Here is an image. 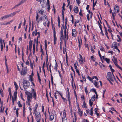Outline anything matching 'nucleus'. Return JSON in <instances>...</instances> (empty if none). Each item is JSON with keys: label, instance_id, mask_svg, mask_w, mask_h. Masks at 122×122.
Listing matches in <instances>:
<instances>
[{"label": "nucleus", "instance_id": "obj_1", "mask_svg": "<svg viewBox=\"0 0 122 122\" xmlns=\"http://www.w3.org/2000/svg\"><path fill=\"white\" fill-rule=\"evenodd\" d=\"M25 92L27 96L28 99H31L32 97L33 98L36 99V93L35 92L34 90V89H32V93H30L29 92H27V91H25Z\"/></svg>", "mask_w": 122, "mask_h": 122}, {"label": "nucleus", "instance_id": "obj_2", "mask_svg": "<svg viewBox=\"0 0 122 122\" xmlns=\"http://www.w3.org/2000/svg\"><path fill=\"white\" fill-rule=\"evenodd\" d=\"M16 88V91H15L14 93L13 96H12L11 92V89L9 87L8 88V92H9V95L10 99H16L17 98V92L16 91L18 90V86L16 85L15 86Z\"/></svg>", "mask_w": 122, "mask_h": 122}, {"label": "nucleus", "instance_id": "obj_3", "mask_svg": "<svg viewBox=\"0 0 122 122\" xmlns=\"http://www.w3.org/2000/svg\"><path fill=\"white\" fill-rule=\"evenodd\" d=\"M23 87L25 89V91H26L25 90L28 87H29L30 85V83L27 80H24L23 84Z\"/></svg>", "mask_w": 122, "mask_h": 122}, {"label": "nucleus", "instance_id": "obj_4", "mask_svg": "<svg viewBox=\"0 0 122 122\" xmlns=\"http://www.w3.org/2000/svg\"><path fill=\"white\" fill-rule=\"evenodd\" d=\"M113 75H112L111 72H108L107 73V78L108 80H110L112 81H113L114 80L113 79Z\"/></svg>", "mask_w": 122, "mask_h": 122}, {"label": "nucleus", "instance_id": "obj_5", "mask_svg": "<svg viewBox=\"0 0 122 122\" xmlns=\"http://www.w3.org/2000/svg\"><path fill=\"white\" fill-rule=\"evenodd\" d=\"M27 71V68L26 66H25V68H22V71L21 72V75H25L26 74Z\"/></svg>", "mask_w": 122, "mask_h": 122}, {"label": "nucleus", "instance_id": "obj_6", "mask_svg": "<svg viewBox=\"0 0 122 122\" xmlns=\"http://www.w3.org/2000/svg\"><path fill=\"white\" fill-rule=\"evenodd\" d=\"M49 120L50 121L53 120L54 118V114L52 113H49Z\"/></svg>", "mask_w": 122, "mask_h": 122}, {"label": "nucleus", "instance_id": "obj_7", "mask_svg": "<svg viewBox=\"0 0 122 122\" xmlns=\"http://www.w3.org/2000/svg\"><path fill=\"white\" fill-rule=\"evenodd\" d=\"M9 17L8 15H6L3 16V17H1L0 18V20H5Z\"/></svg>", "mask_w": 122, "mask_h": 122}, {"label": "nucleus", "instance_id": "obj_8", "mask_svg": "<svg viewBox=\"0 0 122 122\" xmlns=\"http://www.w3.org/2000/svg\"><path fill=\"white\" fill-rule=\"evenodd\" d=\"M72 35L73 36L75 37L76 36V32L75 29L72 30Z\"/></svg>", "mask_w": 122, "mask_h": 122}, {"label": "nucleus", "instance_id": "obj_9", "mask_svg": "<svg viewBox=\"0 0 122 122\" xmlns=\"http://www.w3.org/2000/svg\"><path fill=\"white\" fill-rule=\"evenodd\" d=\"M53 36L54 37V41H56L57 38L56 37V32L55 31V28L54 27L53 29Z\"/></svg>", "mask_w": 122, "mask_h": 122}, {"label": "nucleus", "instance_id": "obj_10", "mask_svg": "<svg viewBox=\"0 0 122 122\" xmlns=\"http://www.w3.org/2000/svg\"><path fill=\"white\" fill-rule=\"evenodd\" d=\"M114 10L115 11H117V13H118L119 10V8L118 5H116L114 8Z\"/></svg>", "mask_w": 122, "mask_h": 122}, {"label": "nucleus", "instance_id": "obj_11", "mask_svg": "<svg viewBox=\"0 0 122 122\" xmlns=\"http://www.w3.org/2000/svg\"><path fill=\"white\" fill-rule=\"evenodd\" d=\"M37 120L40 119L41 115L39 113L37 112L35 114Z\"/></svg>", "mask_w": 122, "mask_h": 122}, {"label": "nucleus", "instance_id": "obj_12", "mask_svg": "<svg viewBox=\"0 0 122 122\" xmlns=\"http://www.w3.org/2000/svg\"><path fill=\"white\" fill-rule=\"evenodd\" d=\"M74 12L76 13H77L78 12V7L75 6L74 8Z\"/></svg>", "mask_w": 122, "mask_h": 122}, {"label": "nucleus", "instance_id": "obj_13", "mask_svg": "<svg viewBox=\"0 0 122 122\" xmlns=\"http://www.w3.org/2000/svg\"><path fill=\"white\" fill-rule=\"evenodd\" d=\"M91 90L95 93L96 94V99H97L98 98V95L96 92L95 89L93 88L92 89H91Z\"/></svg>", "mask_w": 122, "mask_h": 122}, {"label": "nucleus", "instance_id": "obj_14", "mask_svg": "<svg viewBox=\"0 0 122 122\" xmlns=\"http://www.w3.org/2000/svg\"><path fill=\"white\" fill-rule=\"evenodd\" d=\"M78 113L80 116L81 117L82 115V112L81 109L79 108L78 110Z\"/></svg>", "mask_w": 122, "mask_h": 122}, {"label": "nucleus", "instance_id": "obj_15", "mask_svg": "<svg viewBox=\"0 0 122 122\" xmlns=\"http://www.w3.org/2000/svg\"><path fill=\"white\" fill-rule=\"evenodd\" d=\"M16 14V12H14L12 13L9 14L8 15L9 17H12L14 16Z\"/></svg>", "mask_w": 122, "mask_h": 122}, {"label": "nucleus", "instance_id": "obj_16", "mask_svg": "<svg viewBox=\"0 0 122 122\" xmlns=\"http://www.w3.org/2000/svg\"><path fill=\"white\" fill-rule=\"evenodd\" d=\"M45 50H46V52L47 48V41L46 40H45Z\"/></svg>", "mask_w": 122, "mask_h": 122}, {"label": "nucleus", "instance_id": "obj_17", "mask_svg": "<svg viewBox=\"0 0 122 122\" xmlns=\"http://www.w3.org/2000/svg\"><path fill=\"white\" fill-rule=\"evenodd\" d=\"M40 51L41 55L42 54L43 55H44L43 50L42 48V46L41 45H40Z\"/></svg>", "mask_w": 122, "mask_h": 122}, {"label": "nucleus", "instance_id": "obj_18", "mask_svg": "<svg viewBox=\"0 0 122 122\" xmlns=\"http://www.w3.org/2000/svg\"><path fill=\"white\" fill-rule=\"evenodd\" d=\"M98 110V109L97 108H96L95 109V112L96 114L97 115V116H98L99 115V114L97 112V110Z\"/></svg>", "mask_w": 122, "mask_h": 122}, {"label": "nucleus", "instance_id": "obj_19", "mask_svg": "<svg viewBox=\"0 0 122 122\" xmlns=\"http://www.w3.org/2000/svg\"><path fill=\"white\" fill-rule=\"evenodd\" d=\"M65 50V51L66 52V62L67 63L68 62V56H67V55L66 52V48H63V51H64Z\"/></svg>", "mask_w": 122, "mask_h": 122}, {"label": "nucleus", "instance_id": "obj_20", "mask_svg": "<svg viewBox=\"0 0 122 122\" xmlns=\"http://www.w3.org/2000/svg\"><path fill=\"white\" fill-rule=\"evenodd\" d=\"M64 34L65 39H66V40H67L68 39V33L67 34L66 33V34Z\"/></svg>", "mask_w": 122, "mask_h": 122}, {"label": "nucleus", "instance_id": "obj_21", "mask_svg": "<svg viewBox=\"0 0 122 122\" xmlns=\"http://www.w3.org/2000/svg\"><path fill=\"white\" fill-rule=\"evenodd\" d=\"M34 34H35V35L36 36L37 34V30L36 29L35 30L32 32V35L33 36H34Z\"/></svg>", "mask_w": 122, "mask_h": 122}, {"label": "nucleus", "instance_id": "obj_22", "mask_svg": "<svg viewBox=\"0 0 122 122\" xmlns=\"http://www.w3.org/2000/svg\"><path fill=\"white\" fill-rule=\"evenodd\" d=\"M94 81L95 82L94 85L97 88H98L99 86H98V83L96 81Z\"/></svg>", "mask_w": 122, "mask_h": 122}, {"label": "nucleus", "instance_id": "obj_23", "mask_svg": "<svg viewBox=\"0 0 122 122\" xmlns=\"http://www.w3.org/2000/svg\"><path fill=\"white\" fill-rule=\"evenodd\" d=\"M111 72H112V75H113V76L114 78V79L115 80H116V78H115V77L114 76V75L113 74V72H114L115 71V70L113 69L112 68V69H111Z\"/></svg>", "mask_w": 122, "mask_h": 122}, {"label": "nucleus", "instance_id": "obj_24", "mask_svg": "<svg viewBox=\"0 0 122 122\" xmlns=\"http://www.w3.org/2000/svg\"><path fill=\"white\" fill-rule=\"evenodd\" d=\"M38 11L39 13L41 14V15H43L44 12V10L43 9H41V10H39Z\"/></svg>", "mask_w": 122, "mask_h": 122}, {"label": "nucleus", "instance_id": "obj_25", "mask_svg": "<svg viewBox=\"0 0 122 122\" xmlns=\"http://www.w3.org/2000/svg\"><path fill=\"white\" fill-rule=\"evenodd\" d=\"M93 108H91L90 110V114L91 116H92L93 115Z\"/></svg>", "mask_w": 122, "mask_h": 122}, {"label": "nucleus", "instance_id": "obj_26", "mask_svg": "<svg viewBox=\"0 0 122 122\" xmlns=\"http://www.w3.org/2000/svg\"><path fill=\"white\" fill-rule=\"evenodd\" d=\"M117 62H115V63H114L115 65L117 67H118V68H119V69L121 70L122 69V68H121L120 67L119 65L117 63Z\"/></svg>", "mask_w": 122, "mask_h": 122}, {"label": "nucleus", "instance_id": "obj_27", "mask_svg": "<svg viewBox=\"0 0 122 122\" xmlns=\"http://www.w3.org/2000/svg\"><path fill=\"white\" fill-rule=\"evenodd\" d=\"M89 103L91 107L93 105V102L91 101V100H89Z\"/></svg>", "mask_w": 122, "mask_h": 122}, {"label": "nucleus", "instance_id": "obj_28", "mask_svg": "<svg viewBox=\"0 0 122 122\" xmlns=\"http://www.w3.org/2000/svg\"><path fill=\"white\" fill-rule=\"evenodd\" d=\"M29 78L30 80V81L31 82H32L33 80V78L32 76L31 75H30L29 76Z\"/></svg>", "mask_w": 122, "mask_h": 122}, {"label": "nucleus", "instance_id": "obj_29", "mask_svg": "<svg viewBox=\"0 0 122 122\" xmlns=\"http://www.w3.org/2000/svg\"><path fill=\"white\" fill-rule=\"evenodd\" d=\"M63 33H61L60 40L61 41H62V38L63 39Z\"/></svg>", "mask_w": 122, "mask_h": 122}, {"label": "nucleus", "instance_id": "obj_30", "mask_svg": "<svg viewBox=\"0 0 122 122\" xmlns=\"http://www.w3.org/2000/svg\"><path fill=\"white\" fill-rule=\"evenodd\" d=\"M105 60H106L107 63H109V61H110V60L109 59H108L107 58H106L105 59Z\"/></svg>", "mask_w": 122, "mask_h": 122}, {"label": "nucleus", "instance_id": "obj_31", "mask_svg": "<svg viewBox=\"0 0 122 122\" xmlns=\"http://www.w3.org/2000/svg\"><path fill=\"white\" fill-rule=\"evenodd\" d=\"M113 58L114 59V61H113V62L114 63L115 62H117V60L116 58L114 56H113Z\"/></svg>", "mask_w": 122, "mask_h": 122}, {"label": "nucleus", "instance_id": "obj_32", "mask_svg": "<svg viewBox=\"0 0 122 122\" xmlns=\"http://www.w3.org/2000/svg\"><path fill=\"white\" fill-rule=\"evenodd\" d=\"M18 104L19 107H22V105L21 104H20V101H19L18 102Z\"/></svg>", "mask_w": 122, "mask_h": 122}, {"label": "nucleus", "instance_id": "obj_33", "mask_svg": "<svg viewBox=\"0 0 122 122\" xmlns=\"http://www.w3.org/2000/svg\"><path fill=\"white\" fill-rule=\"evenodd\" d=\"M13 21V20H12L11 21H10L9 22H7V23H6V24L3 23V24L4 25H6L8 24H10V23L12 22Z\"/></svg>", "mask_w": 122, "mask_h": 122}, {"label": "nucleus", "instance_id": "obj_34", "mask_svg": "<svg viewBox=\"0 0 122 122\" xmlns=\"http://www.w3.org/2000/svg\"><path fill=\"white\" fill-rule=\"evenodd\" d=\"M27 0H22L20 3L21 4H22L23 3L26 2Z\"/></svg>", "mask_w": 122, "mask_h": 122}, {"label": "nucleus", "instance_id": "obj_35", "mask_svg": "<svg viewBox=\"0 0 122 122\" xmlns=\"http://www.w3.org/2000/svg\"><path fill=\"white\" fill-rule=\"evenodd\" d=\"M79 61L80 63L82 64H83L84 63L83 61V60L81 59L79 60Z\"/></svg>", "mask_w": 122, "mask_h": 122}, {"label": "nucleus", "instance_id": "obj_36", "mask_svg": "<svg viewBox=\"0 0 122 122\" xmlns=\"http://www.w3.org/2000/svg\"><path fill=\"white\" fill-rule=\"evenodd\" d=\"M46 5L48 6L47 9L48 10V11H49V10L50 9V4L49 3V4H47Z\"/></svg>", "mask_w": 122, "mask_h": 122}, {"label": "nucleus", "instance_id": "obj_37", "mask_svg": "<svg viewBox=\"0 0 122 122\" xmlns=\"http://www.w3.org/2000/svg\"><path fill=\"white\" fill-rule=\"evenodd\" d=\"M30 101H31L30 100H28L26 101V104L28 105H29L30 104Z\"/></svg>", "mask_w": 122, "mask_h": 122}, {"label": "nucleus", "instance_id": "obj_38", "mask_svg": "<svg viewBox=\"0 0 122 122\" xmlns=\"http://www.w3.org/2000/svg\"><path fill=\"white\" fill-rule=\"evenodd\" d=\"M39 17V15L38 13L36 14V20L37 21V20L38 19Z\"/></svg>", "mask_w": 122, "mask_h": 122}, {"label": "nucleus", "instance_id": "obj_39", "mask_svg": "<svg viewBox=\"0 0 122 122\" xmlns=\"http://www.w3.org/2000/svg\"><path fill=\"white\" fill-rule=\"evenodd\" d=\"M102 66L103 67H102V66H100V67L101 68H102V69L103 70H104L105 69V66L103 64H102Z\"/></svg>", "mask_w": 122, "mask_h": 122}, {"label": "nucleus", "instance_id": "obj_40", "mask_svg": "<svg viewBox=\"0 0 122 122\" xmlns=\"http://www.w3.org/2000/svg\"><path fill=\"white\" fill-rule=\"evenodd\" d=\"M55 61L56 62V64H55V66L54 67V69H56L57 68L58 66V65H57V64L56 62V61L55 60Z\"/></svg>", "mask_w": 122, "mask_h": 122}, {"label": "nucleus", "instance_id": "obj_41", "mask_svg": "<svg viewBox=\"0 0 122 122\" xmlns=\"http://www.w3.org/2000/svg\"><path fill=\"white\" fill-rule=\"evenodd\" d=\"M85 92L87 94L88 93V91L87 89V87H85Z\"/></svg>", "mask_w": 122, "mask_h": 122}, {"label": "nucleus", "instance_id": "obj_42", "mask_svg": "<svg viewBox=\"0 0 122 122\" xmlns=\"http://www.w3.org/2000/svg\"><path fill=\"white\" fill-rule=\"evenodd\" d=\"M84 106V108H87L86 105V104L85 103V101H84L83 102Z\"/></svg>", "mask_w": 122, "mask_h": 122}, {"label": "nucleus", "instance_id": "obj_43", "mask_svg": "<svg viewBox=\"0 0 122 122\" xmlns=\"http://www.w3.org/2000/svg\"><path fill=\"white\" fill-rule=\"evenodd\" d=\"M79 15L81 16H83V15L82 13V11L80 10V11L79 12Z\"/></svg>", "mask_w": 122, "mask_h": 122}, {"label": "nucleus", "instance_id": "obj_44", "mask_svg": "<svg viewBox=\"0 0 122 122\" xmlns=\"http://www.w3.org/2000/svg\"><path fill=\"white\" fill-rule=\"evenodd\" d=\"M33 42V41L31 40L29 42V45H32V43Z\"/></svg>", "mask_w": 122, "mask_h": 122}, {"label": "nucleus", "instance_id": "obj_45", "mask_svg": "<svg viewBox=\"0 0 122 122\" xmlns=\"http://www.w3.org/2000/svg\"><path fill=\"white\" fill-rule=\"evenodd\" d=\"M117 43L116 42H113L112 44V45H114V46H117Z\"/></svg>", "mask_w": 122, "mask_h": 122}, {"label": "nucleus", "instance_id": "obj_46", "mask_svg": "<svg viewBox=\"0 0 122 122\" xmlns=\"http://www.w3.org/2000/svg\"><path fill=\"white\" fill-rule=\"evenodd\" d=\"M87 17L88 20V21H89L90 20L89 15V14H87Z\"/></svg>", "mask_w": 122, "mask_h": 122}, {"label": "nucleus", "instance_id": "obj_47", "mask_svg": "<svg viewBox=\"0 0 122 122\" xmlns=\"http://www.w3.org/2000/svg\"><path fill=\"white\" fill-rule=\"evenodd\" d=\"M87 78L91 81L92 80V78L89 76H88L87 77Z\"/></svg>", "mask_w": 122, "mask_h": 122}, {"label": "nucleus", "instance_id": "obj_48", "mask_svg": "<svg viewBox=\"0 0 122 122\" xmlns=\"http://www.w3.org/2000/svg\"><path fill=\"white\" fill-rule=\"evenodd\" d=\"M22 23V21H21V22L19 25V26H18V29H19L21 27V25Z\"/></svg>", "mask_w": 122, "mask_h": 122}, {"label": "nucleus", "instance_id": "obj_49", "mask_svg": "<svg viewBox=\"0 0 122 122\" xmlns=\"http://www.w3.org/2000/svg\"><path fill=\"white\" fill-rule=\"evenodd\" d=\"M100 49L102 51H104V48H103V47L102 46H101V47L100 48Z\"/></svg>", "mask_w": 122, "mask_h": 122}, {"label": "nucleus", "instance_id": "obj_50", "mask_svg": "<svg viewBox=\"0 0 122 122\" xmlns=\"http://www.w3.org/2000/svg\"><path fill=\"white\" fill-rule=\"evenodd\" d=\"M101 30V32H100V33L102 34V35L103 36H104V34L103 32V31L102 30V29H100Z\"/></svg>", "mask_w": 122, "mask_h": 122}, {"label": "nucleus", "instance_id": "obj_51", "mask_svg": "<svg viewBox=\"0 0 122 122\" xmlns=\"http://www.w3.org/2000/svg\"><path fill=\"white\" fill-rule=\"evenodd\" d=\"M74 66L75 69H76L77 68V67L76 66V63L74 64Z\"/></svg>", "mask_w": 122, "mask_h": 122}, {"label": "nucleus", "instance_id": "obj_52", "mask_svg": "<svg viewBox=\"0 0 122 122\" xmlns=\"http://www.w3.org/2000/svg\"><path fill=\"white\" fill-rule=\"evenodd\" d=\"M30 66L32 69H33V63L31 62H30Z\"/></svg>", "mask_w": 122, "mask_h": 122}, {"label": "nucleus", "instance_id": "obj_53", "mask_svg": "<svg viewBox=\"0 0 122 122\" xmlns=\"http://www.w3.org/2000/svg\"><path fill=\"white\" fill-rule=\"evenodd\" d=\"M35 44L34 43V44H33V51H35Z\"/></svg>", "mask_w": 122, "mask_h": 122}, {"label": "nucleus", "instance_id": "obj_54", "mask_svg": "<svg viewBox=\"0 0 122 122\" xmlns=\"http://www.w3.org/2000/svg\"><path fill=\"white\" fill-rule=\"evenodd\" d=\"M58 92V93H59V94H60V96H61V97L62 98V99H64L63 97H62V93H59Z\"/></svg>", "mask_w": 122, "mask_h": 122}, {"label": "nucleus", "instance_id": "obj_55", "mask_svg": "<svg viewBox=\"0 0 122 122\" xmlns=\"http://www.w3.org/2000/svg\"><path fill=\"white\" fill-rule=\"evenodd\" d=\"M112 48L113 49H118V48L117 46H113Z\"/></svg>", "mask_w": 122, "mask_h": 122}, {"label": "nucleus", "instance_id": "obj_56", "mask_svg": "<svg viewBox=\"0 0 122 122\" xmlns=\"http://www.w3.org/2000/svg\"><path fill=\"white\" fill-rule=\"evenodd\" d=\"M93 7H94V6H95V5H96V2H97V1H96L95 3H94V0H93Z\"/></svg>", "mask_w": 122, "mask_h": 122}, {"label": "nucleus", "instance_id": "obj_57", "mask_svg": "<svg viewBox=\"0 0 122 122\" xmlns=\"http://www.w3.org/2000/svg\"><path fill=\"white\" fill-rule=\"evenodd\" d=\"M44 17L46 19V21H48V18H47V16L46 15H45V16H44Z\"/></svg>", "mask_w": 122, "mask_h": 122}, {"label": "nucleus", "instance_id": "obj_58", "mask_svg": "<svg viewBox=\"0 0 122 122\" xmlns=\"http://www.w3.org/2000/svg\"><path fill=\"white\" fill-rule=\"evenodd\" d=\"M77 3L78 4V5H79V4L80 3V0H76Z\"/></svg>", "mask_w": 122, "mask_h": 122}, {"label": "nucleus", "instance_id": "obj_59", "mask_svg": "<svg viewBox=\"0 0 122 122\" xmlns=\"http://www.w3.org/2000/svg\"><path fill=\"white\" fill-rule=\"evenodd\" d=\"M91 51H93L92 52L93 53L95 51L94 50L93 48L92 47H91Z\"/></svg>", "mask_w": 122, "mask_h": 122}, {"label": "nucleus", "instance_id": "obj_60", "mask_svg": "<svg viewBox=\"0 0 122 122\" xmlns=\"http://www.w3.org/2000/svg\"><path fill=\"white\" fill-rule=\"evenodd\" d=\"M69 8L70 9V11L71 12V11L72 9V5H70Z\"/></svg>", "mask_w": 122, "mask_h": 122}, {"label": "nucleus", "instance_id": "obj_61", "mask_svg": "<svg viewBox=\"0 0 122 122\" xmlns=\"http://www.w3.org/2000/svg\"><path fill=\"white\" fill-rule=\"evenodd\" d=\"M98 25L100 29H102V26L99 22H98Z\"/></svg>", "mask_w": 122, "mask_h": 122}, {"label": "nucleus", "instance_id": "obj_62", "mask_svg": "<svg viewBox=\"0 0 122 122\" xmlns=\"http://www.w3.org/2000/svg\"><path fill=\"white\" fill-rule=\"evenodd\" d=\"M29 110H30V112H31V110H32V109H31V107H29Z\"/></svg>", "mask_w": 122, "mask_h": 122}, {"label": "nucleus", "instance_id": "obj_63", "mask_svg": "<svg viewBox=\"0 0 122 122\" xmlns=\"http://www.w3.org/2000/svg\"><path fill=\"white\" fill-rule=\"evenodd\" d=\"M90 14V18L91 19L93 13L92 12H91Z\"/></svg>", "mask_w": 122, "mask_h": 122}, {"label": "nucleus", "instance_id": "obj_64", "mask_svg": "<svg viewBox=\"0 0 122 122\" xmlns=\"http://www.w3.org/2000/svg\"><path fill=\"white\" fill-rule=\"evenodd\" d=\"M92 98L93 99H95V98H96V97H95V95H94L92 97Z\"/></svg>", "mask_w": 122, "mask_h": 122}]
</instances>
